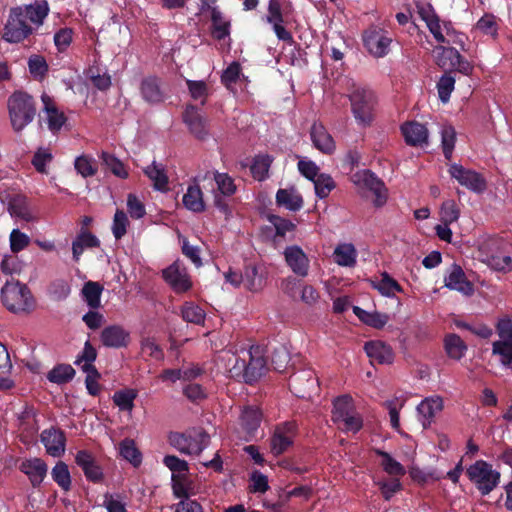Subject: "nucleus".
Here are the masks:
<instances>
[{
  "label": "nucleus",
  "mask_w": 512,
  "mask_h": 512,
  "mask_svg": "<svg viewBox=\"0 0 512 512\" xmlns=\"http://www.w3.org/2000/svg\"><path fill=\"white\" fill-rule=\"evenodd\" d=\"M318 380L311 370H304L294 374L290 380V388L293 393L301 398L310 397V392L316 390Z\"/></svg>",
  "instance_id": "6ab92c4d"
},
{
  "label": "nucleus",
  "mask_w": 512,
  "mask_h": 512,
  "mask_svg": "<svg viewBox=\"0 0 512 512\" xmlns=\"http://www.w3.org/2000/svg\"><path fill=\"white\" fill-rule=\"evenodd\" d=\"M9 212L12 217L26 222L34 221L35 215L24 196H15L10 200Z\"/></svg>",
  "instance_id": "473e14b6"
},
{
  "label": "nucleus",
  "mask_w": 512,
  "mask_h": 512,
  "mask_svg": "<svg viewBox=\"0 0 512 512\" xmlns=\"http://www.w3.org/2000/svg\"><path fill=\"white\" fill-rule=\"evenodd\" d=\"M211 19L213 25V36L217 39H223L230 34V22L217 9L212 8Z\"/></svg>",
  "instance_id": "49530a36"
},
{
  "label": "nucleus",
  "mask_w": 512,
  "mask_h": 512,
  "mask_svg": "<svg viewBox=\"0 0 512 512\" xmlns=\"http://www.w3.org/2000/svg\"><path fill=\"white\" fill-rule=\"evenodd\" d=\"M101 341L107 347H124L129 342V333L121 326L111 325L103 329Z\"/></svg>",
  "instance_id": "cd10ccee"
},
{
  "label": "nucleus",
  "mask_w": 512,
  "mask_h": 512,
  "mask_svg": "<svg viewBox=\"0 0 512 512\" xmlns=\"http://www.w3.org/2000/svg\"><path fill=\"white\" fill-rule=\"evenodd\" d=\"M441 140L445 158L450 159L452 157L456 141L455 129L450 125L443 126L441 129Z\"/></svg>",
  "instance_id": "052dcab7"
},
{
  "label": "nucleus",
  "mask_w": 512,
  "mask_h": 512,
  "mask_svg": "<svg viewBox=\"0 0 512 512\" xmlns=\"http://www.w3.org/2000/svg\"><path fill=\"white\" fill-rule=\"evenodd\" d=\"M296 426L292 422H286L275 428L270 439V450L275 456L286 452L294 442Z\"/></svg>",
  "instance_id": "f8f14e48"
},
{
  "label": "nucleus",
  "mask_w": 512,
  "mask_h": 512,
  "mask_svg": "<svg viewBox=\"0 0 512 512\" xmlns=\"http://www.w3.org/2000/svg\"><path fill=\"white\" fill-rule=\"evenodd\" d=\"M41 100L44 105L45 120L50 131L58 132L66 122L63 112L59 111L54 101L47 94H42Z\"/></svg>",
  "instance_id": "5701e85b"
},
{
  "label": "nucleus",
  "mask_w": 512,
  "mask_h": 512,
  "mask_svg": "<svg viewBox=\"0 0 512 512\" xmlns=\"http://www.w3.org/2000/svg\"><path fill=\"white\" fill-rule=\"evenodd\" d=\"M455 78L450 74H444L441 76L437 83V90L440 100L443 103H447L450 99V95L454 90Z\"/></svg>",
  "instance_id": "69168bd1"
},
{
  "label": "nucleus",
  "mask_w": 512,
  "mask_h": 512,
  "mask_svg": "<svg viewBox=\"0 0 512 512\" xmlns=\"http://www.w3.org/2000/svg\"><path fill=\"white\" fill-rule=\"evenodd\" d=\"M136 397L137 392L134 389H123L114 393L113 401L120 410L131 412Z\"/></svg>",
  "instance_id": "8fccbe9b"
},
{
  "label": "nucleus",
  "mask_w": 512,
  "mask_h": 512,
  "mask_svg": "<svg viewBox=\"0 0 512 512\" xmlns=\"http://www.w3.org/2000/svg\"><path fill=\"white\" fill-rule=\"evenodd\" d=\"M75 371L70 365H58L48 373V380L53 383L62 384L74 377Z\"/></svg>",
  "instance_id": "bf43d9fd"
},
{
  "label": "nucleus",
  "mask_w": 512,
  "mask_h": 512,
  "mask_svg": "<svg viewBox=\"0 0 512 512\" xmlns=\"http://www.w3.org/2000/svg\"><path fill=\"white\" fill-rule=\"evenodd\" d=\"M249 357L248 364L246 363L244 381L252 383L257 381L266 371V361L260 347H251L245 353Z\"/></svg>",
  "instance_id": "f3484780"
},
{
  "label": "nucleus",
  "mask_w": 512,
  "mask_h": 512,
  "mask_svg": "<svg viewBox=\"0 0 512 512\" xmlns=\"http://www.w3.org/2000/svg\"><path fill=\"white\" fill-rule=\"evenodd\" d=\"M332 420L345 431L358 432L362 428V418L356 412L353 399L342 395L333 402Z\"/></svg>",
  "instance_id": "423d86ee"
},
{
  "label": "nucleus",
  "mask_w": 512,
  "mask_h": 512,
  "mask_svg": "<svg viewBox=\"0 0 512 512\" xmlns=\"http://www.w3.org/2000/svg\"><path fill=\"white\" fill-rule=\"evenodd\" d=\"M144 173L152 182L154 189L161 192L168 190V176L162 164L153 162L144 169Z\"/></svg>",
  "instance_id": "f704fd0d"
},
{
  "label": "nucleus",
  "mask_w": 512,
  "mask_h": 512,
  "mask_svg": "<svg viewBox=\"0 0 512 512\" xmlns=\"http://www.w3.org/2000/svg\"><path fill=\"white\" fill-rule=\"evenodd\" d=\"M351 112L359 126H370L374 119V109L376 105V96L374 92L364 86L352 84L348 95Z\"/></svg>",
  "instance_id": "f03ea898"
},
{
  "label": "nucleus",
  "mask_w": 512,
  "mask_h": 512,
  "mask_svg": "<svg viewBox=\"0 0 512 512\" xmlns=\"http://www.w3.org/2000/svg\"><path fill=\"white\" fill-rule=\"evenodd\" d=\"M363 41L368 52L377 58L384 57L388 53L391 44V38L383 31L377 29L366 31Z\"/></svg>",
  "instance_id": "2eb2a0df"
},
{
  "label": "nucleus",
  "mask_w": 512,
  "mask_h": 512,
  "mask_svg": "<svg viewBox=\"0 0 512 512\" xmlns=\"http://www.w3.org/2000/svg\"><path fill=\"white\" fill-rule=\"evenodd\" d=\"M316 195L323 199L335 188L333 178L328 174H319L313 181Z\"/></svg>",
  "instance_id": "6e6d98bb"
},
{
  "label": "nucleus",
  "mask_w": 512,
  "mask_h": 512,
  "mask_svg": "<svg viewBox=\"0 0 512 512\" xmlns=\"http://www.w3.org/2000/svg\"><path fill=\"white\" fill-rule=\"evenodd\" d=\"M169 443L180 453L199 455L210 442V436L201 428H193L186 432H172L169 434Z\"/></svg>",
  "instance_id": "20e7f679"
},
{
  "label": "nucleus",
  "mask_w": 512,
  "mask_h": 512,
  "mask_svg": "<svg viewBox=\"0 0 512 512\" xmlns=\"http://www.w3.org/2000/svg\"><path fill=\"white\" fill-rule=\"evenodd\" d=\"M32 31L33 27L22 16H19L14 9H11L4 28V40L10 43H18L26 39Z\"/></svg>",
  "instance_id": "9b49d317"
},
{
  "label": "nucleus",
  "mask_w": 512,
  "mask_h": 512,
  "mask_svg": "<svg viewBox=\"0 0 512 512\" xmlns=\"http://www.w3.org/2000/svg\"><path fill=\"white\" fill-rule=\"evenodd\" d=\"M443 409V399L440 396L434 395L425 398L417 406L418 420L423 428L430 427L433 423L435 416Z\"/></svg>",
  "instance_id": "aec40b11"
},
{
  "label": "nucleus",
  "mask_w": 512,
  "mask_h": 512,
  "mask_svg": "<svg viewBox=\"0 0 512 512\" xmlns=\"http://www.w3.org/2000/svg\"><path fill=\"white\" fill-rule=\"evenodd\" d=\"M276 203L290 211H298L303 207V198L294 187L279 189Z\"/></svg>",
  "instance_id": "7c9ffc66"
},
{
  "label": "nucleus",
  "mask_w": 512,
  "mask_h": 512,
  "mask_svg": "<svg viewBox=\"0 0 512 512\" xmlns=\"http://www.w3.org/2000/svg\"><path fill=\"white\" fill-rule=\"evenodd\" d=\"M12 364L6 347L0 343V388H10L11 381L7 378Z\"/></svg>",
  "instance_id": "5fc2aeb1"
},
{
  "label": "nucleus",
  "mask_w": 512,
  "mask_h": 512,
  "mask_svg": "<svg viewBox=\"0 0 512 512\" xmlns=\"http://www.w3.org/2000/svg\"><path fill=\"white\" fill-rule=\"evenodd\" d=\"M310 136L316 149L325 154H331L334 152L335 141L322 123H313L310 130Z\"/></svg>",
  "instance_id": "b1692460"
},
{
  "label": "nucleus",
  "mask_w": 512,
  "mask_h": 512,
  "mask_svg": "<svg viewBox=\"0 0 512 512\" xmlns=\"http://www.w3.org/2000/svg\"><path fill=\"white\" fill-rule=\"evenodd\" d=\"M220 362H233V365L230 367H226V372L229 374L231 378H239L242 377L244 379L245 367H246V359L240 358L237 354L231 353L229 351L224 352L221 356H219Z\"/></svg>",
  "instance_id": "79ce46f5"
},
{
  "label": "nucleus",
  "mask_w": 512,
  "mask_h": 512,
  "mask_svg": "<svg viewBox=\"0 0 512 512\" xmlns=\"http://www.w3.org/2000/svg\"><path fill=\"white\" fill-rule=\"evenodd\" d=\"M214 180L217 184L219 191L223 195H233L236 191L234 180L227 173L213 172Z\"/></svg>",
  "instance_id": "338daca9"
},
{
  "label": "nucleus",
  "mask_w": 512,
  "mask_h": 512,
  "mask_svg": "<svg viewBox=\"0 0 512 512\" xmlns=\"http://www.w3.org/2000/svg\"><path fill=\"white\" fill-rule=\"evenodd\" d=\"M435 53L436 63L442 69L453 68L460 61V53L452 47L438 46Z\"/></svg>",
  "instance_id": "58836bf2"
},
{
  "label": "nucleus",
  "mask_w": 512,
  "mask_h": 512,
  "mask_svg": "<svg viewBox=\"0 0 512 512\" xmlns=\"http://www.w3.org/2000/svg\"><path fill=\"white\" fill-rule=\"evenodd\" d=\"M401 477H391V479H379L375 481V484L379 487L385 500H390L395 493L402 489L400 482Z\"/></svg>",
  "instance_id": "13d9d810"
},
{
  "label": "nucleus",
  "mask_w": 512,
  "mask_h": 512,
  "mask_svg": "<svg viewBox=\"0 0 512 512\" xmlns=\"http://www.w3.org/2000/svg\"><path fill=\"white\" fill-rule=\"evenodd\" d=\"M128 226L129 219L126 213L123 210H117L111 227L114 237L117 240L121 239L126 234Z\"/></svg>",
  "instance_id": "0e129e2a"
},
{
  "label": "nucleus",
  "mask_w": 512,
  "mask_h": 512,
  "mask_svg": "<svg viewBox=\"0 0 512 512\" xmlns=\"http://www.w3.org/2000/svg\"><path fill=\"white\" fill-rule=\"evenodd\" d=\"M166 467L172 472V480L176 482L186 476L188 472V463L176 456L168 455L163 460ZM174 492L178 497L185 496V491L177 483L174 484Z\"/></svg>",
  "instance_id": "c85d7f7f"
},
{
  "label": "nucleus",
  "mask_w": 512,
  "mask_h": 512,
  "mask_svg": "<svg viewBox=\"0 0 512 512\" xmlns=\"http://www.w3.org/2000/svg\"><path fill=\"white\" fill-rule=\"evenodd\" d=\"M185 123L191 132L198 138H203L206 134V121L198 113L194 106H188L183 115Z\"/></svg>",
  "instance_id": "c9c22d12"
},
{
  "label": "nucleus",
  "mask_w": 512,
  "mask_h": 512,
  "mask_svg": "<svg viewBox=\"0 0 512 512\" xmlns=\"http://www.w3.org/2000/svg\"><path fill=\"white\" fill-rule=\"evenodd\" d=\"M102 160L106 168L110 170L115 176L125 179L128 177V172L124 164L115 156L109 153H102Z\"/></svg>",
  "instance_id": "e2e57ef3"
},
{
  "label": "nucleus",
  "mask_w": 512,
  "mask_h": 512,
  "mask_svg": "<svg viewBox=\"0 0 512 512\" xmlns=\"http://www.w3.org/2000/svg\"><path fill=\"white\" fill-rule=\"evenodd\" d=\"M243 287L250 292L261 291L267 281V270L262 264H248L244 267Z\"/></svg>",
  "instance_id": "dca6fc26"
},
{
  "label": "nucleus",
  "mask_w": 512,
  "mask_h": 512,
  "mask_svg": "<svg viewBox=\"0 0 512 512\" xmlns=\"http://www.w3.org/2000/svg\"><path fill=\"white\" fill-rule=\"evenodd\" d=\"M459 217L460 210L454 200H446L442 203L440 208V221L442 223H455Z\"/></svg>",
  "instance_id": "680f3d73"
},
{
  "label": "nucleus",
  "mask_w": 512,
  "mask_h": 512,
  "mask_svg": "<svg viewBox=\"0 0 512 512\" xmlns=\"http://www.w3.org/2000/svg\"><path fill=\"white\" fill-rule=\"evenodd\" d=\"M445 286L465 295L472 294L474 290L473 285L467 281L460 266H454L448 276L445 277Z\"/></svg>",
  "instance_id": "c756f323"
},
{
  "label": "nucleus",
  "mask_w": 512,
  "mask_h": 512,
  "mask_svg": "<svg viewBox=\"0 0 512 512\" xmlns=\"http://www.w3.org/2000/svg\"><path fill=\"white\" fill-rule=\"evenodd\" d=\"M163 277L176 293H184L192 287L186 268L178 262L163 270Z\"/></svg>",
  "instance_id": "ddd939ff"
},
{
  "label": "nucleus",
  "mask_w": 512,
  "mask_h": 512,
  "mask_svg": "<svg viewBox=\"0 0 512 512\" xmlns=\"http://www.w3.org/2000/svg\"><path fill=\"white\" fill-rule=\"evenodd\" d=\"M405 142L410 146L422 147L428 145V129L425 125L412 121L401 126Z\"/></svg>",
  "instance_id": "412c9836"
},
{
  "label": "nucleus",
  "mask_w": 512,
  "mask_h": 512,
  "mask_svg": "<svg viewBox=\"0 0 512 512\" xmlns=\"http://www.w3.org/2000/svg\"><path fill=\"white\" fill-rule=\"evenodd\" d=\"M376 453L381 457L380 465L383 471L390 477H402L406 474L405 467L389 453L381 450H377Z\"/></svg>",
  "instance_id": "ea45409f"
},
{
  "label": "nucleus",
  "mask_w": 512,
  "mask_h": 512,
  "mask_svg": "<svg viewBox=\"0 0 512 512\" xmlns=\"http://www.w3.org/2000/svg\"><path fill=\"white\" fill-rule=\"evenodd\" d=\"M493 354L498 356L502 365L512 368V341L494 342Z\"/></svg>",
  "instance_id": "864d4df0"
},
{
  "label": "nucleus",
  "mask_w": 512,
  "mask_h": 512,
  "mask_svg": "<svg viewBox=\"0 0 512 512\" xmlns=\"http://www.w3.org/2000/svg\"><path fill=\"white\" fill-rule=\"evenodd\" d=\"M119 453L133 466H138L141 463V453L137 449L135 442L131 439L121 441L119 444Z\"/></svg>",
  "instance_id": "3c124183"
},
{
  "label": "nucleus",
  "mask_w": 512,
  "mask_h": 512,
  "mask_svg": "<svg viewBox=\"0 0 512 512\" xmlns=\"http://www.w3.org/2000/svg\"><path fill=\"white\" fill-rule=\"evenodd\" d=\"M369 283L381 296L394 299L398 293H403L402 286L388 272H380L369 279Z\"/></svg>",
  "instance_id": "a211bd4d"
},
{
  "label": "nucleus",
  "mask_w": 512,
  "mask_h": 512,
  "mask_svg": "<svg viewBox=\"0 0 512 512\" xmlns=\"http://www.w3.org/2000/svg\"><path fill=\"white\" fill-rule=\"evenodd\" d=\"M9 115L15 131H21L35 116L32 98L23 92H15L8 100Z\"/></svg>",
  "instance_id": "39448f33"
},
{
  "label": "nucleus",
  "mask_w": 512,
  "mask_h": 512,
  "mask_svg": "<svg viewBox=\"0 0 512 512\" xmlns=\"http://www.w3.org/2000/svg\"><path fill=\"white\" fill-rule=\"evenodd\" d=\"M96 356L97 353L95 348L90 344L89 341H86L83 351L80 355H78L74 363L83 371L87 373H93L95 376H97V371L93 366V362L95 361Z\"/></svg>",
  "instance_id": "c03bdc74"
},
{
  "label": "nucleus",
  "mask_w": 512,
  "mask_h": 512,
  "mask_svg": "<svg viewBox=\"0 0 512 512\" xmlns=\"http://www.w3.org/2000/svg\"><path fill=\"white\" fill-rule=\"evenodd\" d=\"M448 172L461 186L475 193H482L486 189V180L474 170L466 169L462 165L454 163L449 166Z\"/></svg>",
  "instance_id": "1a4fd4ad"
},
{
  "label": "nucleus",
  "mask_w": 512,
  "mask_h": 512,
  "mask_svg": "<svg viewBox=\"0 0 512 512\" xmlns=\"http://www.w3.org/2000/svg\"><path fill=\"white\" fill-rule=\"evenodd\" d=\"M478 259L491 269L512 271V244L498 237H485L478 243Z\"/></svg>",
  "instance_id": "f257e3e1"
},
{
  "label": "nucleus",
  "mask_w": 512,
  "mask_h": 512,
  "mask_svg": "<svg viewBox=\"0 0 512 512\" xmlns=\"http://www.w3.org/2000/svg\"><path fill=\"white\" fill-rule=\"evenodd\" d=\"M3 305L12 313H27L35 306L34 297L26 284L17 280L7 281L1 289Z\"/></svg>",
  "instance_id": "7ed1b4c3"
},
{
  "label": "nucleus",
  "mask_w": 512,
  "mask_h": 512,
  "mask_svg": "<svg viewBox=\"0 0 512 512\" xmlns=\"http://www.w3.org/2000/svg\"><path fill=\"white\" fill-rule=\"evenodd\" d=\"M353 183L362 190H368L373 193L375 206L380 207L386 203L387 190L383 182L369 170H361L352 176Z\"/></svg>",
  "instance_id": "6e6552de"
},
{
  "label": "nucleus",
  "mask_w": 512,
  "mask_h": 512,
  "mask_svg": "<svg viewBox=\"0 0 512 512\" xmlns=\"http://www.w3.org/2000/svg\"><path fill=\"white\" fill-rule=\"evenodd\" d=\"M364 349L371 362L379 364H390L393 362L394 353L392 348L382 341L367 342Z\"/></svg>",
  "instance_id": "bb28decb"
},
{
  "label": "nucleus",
  "mask_w": 512,
  "mask_h": 512,
  "mask_svg": "<svg viewBox=\"0 0 512 512\" xmlns=\"http://www.w3.org/2000/svg\"><path fill=\"white\" fill-rule=\"evenodd\" d=\"M181 314L185 321L194 324H201L205 319L204 310L192 302H187L182 306Z\"/></svg>",
  "instance_id": "4d7b16f0"
},
{
  "label": "nucleus",
  "mask_w": 512,
  "mask_h": 512,
  "mask_svg": "<svg viewBox=\"0 0 512 512\" xmlns=\"http://www.w3.org/2000/svg\"><path fill=\"white\" fill-rule=\"evenodd\" d=\"M444 347L447 355L454 360H460L467 351V345L456 334H448L445 337Z\"/></svg>",
  "instance_id": "a19ab883"
},
{
  "label": "nucleus",
  "mask_w": 512,
  "mask_h": 512,
  "mask_svg": "<svg viewBox=\"0 0 512 512\" xmlns=\"http://www.w3.org/2000/svg\"><path fill=\"white\" fill-rule=\"evenodd\" d=\"M353 312L364 324L376 329L383 328L389 321L387 314L378 311L368 312L358 306H354Z\"/></svg>",
  "instance_id": "e433bc0d"
},
{
  "label": "nucleus",
  "mask_w": 512,
  "mask_h": 512,
  "mask_svg": "<svg viewBox=\"0 0 512 512\" xmlns=\"http://www.w3.org/2000/svg\"><path fill=\"white\" fill-rule=\"evenodd\" d=\"M262 419V414L258 408L248 407L243 410L241 424L246 431L247 436L251 437L258 429Z\"/></svg>",
  "instance_id": "37998d69"
},
{
  "label": "nucleus",
  "mask_w": 512,
  "mask_h": 512,
  "mask_svg": "<svg viewBox=\"0 0 512 512\" xmlns=\"http://www.w3.org/2000/svg\"><path fill=\"white\" fill-rule=\"evenodd\" d=\"M283 255L287 266L294 274L300 277L308 275L310 260L301 247L297 245L287 246Z\"/></svg>",
  "instance_id": "4468645a"
},
{
  "label": "nucleus",
  "mask_w": 512,
  "mask_h": 512,
  "mask_svg": "<svg viewBox=\"0 0 512 512\" xmlns=\"http://www.w3.org/2000/svg\"><path fill=\"white\" fill-rule=\"evenodd\" d=\"M51 476L62 490L69 491L71 489L70 472L68 466L64 462L59 461L56 463L52 468Z\"/></svg>",
  "instance_id": "09e8293b"
},
{
  "label": "nucleus",
  "mask_w": 512,
  "mask_h": 512,
  "mask_svg": "<svg viewBox=\"0 0 512 512\" xmlns=\"http://www.w3.org/2000/svg\"><path fill=\"white\" fill-rule=\"evenodd\" d=\"M272 158L269 155H257L250 167L252 176L255 180L263 181L268 177Z\"/></svg>",
  "instance_id": "de8ad7c7"
},
{
  "label": "nucleus",
  "mask_w": 512,
  "mask_h": 512,
  "mask_svg": "<svg viewBox=\"0 0 512 512\" xmlns=\"http://www.w3.org/2000/svg\"><path fill=\"white\" fill-rule=\"evenodd\" d=\"M41 442L46 452L53 457H60L65 452V436L60 430L50 428L41 433Z\"/></svg>",
  "instance_id": "4be33fe9"
},
{
  "label": "nucleus",
  "mask_w": 512,
  "mask_h": 512,
  "mask_svg": "<svg viewBox=\"0 0 512 512\" xmlns=\"http://www.w3.org/2000/svg\"><path fill=\"white\" fill-rule=\"evenodd\" d=\"M357 252L353 244H338L333 252V259L336 264L342 267H353L356 264Z\"/></svg>",
  "instance_id": "72a5a7b5"
},
{
  "label": "nucleus",
  "mask_w": 512,
  "mask_h": 512,
  "mask_svg": "<svg viewBox=\"0 0 512 512\" xmlns=\"http://www.w3.org/2000/svg\"><path fill=\"white\" fill-rule=\"evenodd\" d=\"M74 166L76 171L85 178L93 176L97 171L93 159L85 155L77 157Z\"/></svg>",
  "instance_id": "774afa93"
},
{
  "label": "nucleus",
  "mask_w": 512,
  "mask_h": 512,
  "mask_svg": "<svg viewBox=\"0 0 512 512\" xmlns=\"http://www.w3.org/2000/svg\"><path fill=\"white\" fill-rule=\"evenodd\" d=\"M432 25L427 26L434 39L439 43L445 44H456L459 45L463 50L467 37L465 34L457 31L451 22L441 21L439 18L432 22Z\"/></svg>",
  "instance_id": "9d476101"
},
{
  "label": "nucleus",
  "mask_w": 512,
  "mask_h": 512,
  "mask_svg": "<svg viewBox=\"0 0 512 512\" xmlns=\"http://www.w3.org/2000/svg\"><path fill=\"white\" fill-rule=\"evenodd\" d=\"M99 246V240L89 232H82L72 243V253L75 261H78L85 248Z\"/></svg>",
  "instance_id": "a18cd8bd"
},
{
  "label": "nucleus",
  "mask_w": 512,
  "mask_h": 512,
  "mask_svg": "<svg viewBox=\"0 0 512 512\" xmlns=\"http://www.w3.org/2000/svg\"><path fill=\"white\" fill-rule=\"evenodd\" d=\"M101 293L102 287L96 282H87L82 289L83 297L92 309L100 306Z\"/></svg>",
  "instance_id": "603ef678"
},
{
  "label": "nucleus",
  "mask_w": 512,
  "mask_h": 512,
  "mask_svg": "<svg viewBox=\"0 0 512 512\" xmlns=\"http://www.w3.org/2000/svg\"><path fill=\"white\" fill-rule=\"evenodd\" d=\"M182 202L185 208L192 212L200 213L205 210L203 193L198 184L188 186L187 191L183 195Z\"/></svg>",
  "instance_id": "2f4dec72"
},
{
  "label": "nucleus",
  "mask_w": 512,
  "mask_h": 512,
  "mask_svg": "<svg viewBox=\"0 0 512 512\" xmlns=\"http://www.w3.org/2000/svg\"><path fill=\"white\" fill-rule=\"evenodd\" d=\"M141 95L145 101L158 103L163 100V93L156 77H147L141 83Z\"/></svg>",
  "instance_id": "4c0bfd02"
},
{
  "label": "nucleus",
  "mask_w": 512,
  "mask_h": 512,
  "mask_svg": "<svg viewBox=\"0 0 512 512\" xmlns=\"http://www.w3.org/2000/svg\"><path fill=\"white\" fill-rule=\"evenodd\" d=\"M20 470L28 476L31 484L36 487L43 482L48 468L43 460L32 458L24 460L20 465Z\"/></svg>",
  "instance_id": "a878e982"
},
{
  "label": "nucleus",
  "mask_w": 512,
  "mask_h": 512,
  "mask_svg": "<svg viewBox=\"0 0 512 512\" xmlns=\"http://www.w3.org/2000/svg\"><path fill=\"white\" fill-rule=\"evenodd\" d=\"M469 480L482 495L489 494L499 483L500 473L484 460H478L467 469Z\"/></svg>",
  "instance_id": "0eeeda50"
},
{
  "label": "nucleus",
  "mask_w": 512,
  "mask_h": 512,
  "mask_svg": "<svg viewBox=\"0 0 512 512\" xmlns=\"http://www.w3.org/2000/svg\"><path fill=\"white\" fill-rule=\"evenodd\" d=\"M19 16H22L26 22L31 26H40L49 12L48 4L46 2L34 3L23 7L13 8Z\"/></svg>",
  "instance_id": "393cba45"
}]
</instances>
